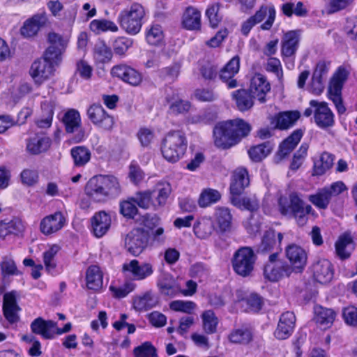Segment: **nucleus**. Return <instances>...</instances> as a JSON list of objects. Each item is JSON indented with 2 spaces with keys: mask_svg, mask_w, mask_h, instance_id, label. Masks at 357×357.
I'll list each match as a JSON object with an SVG mask.
<instances>
[{
  "mask_svg": "<svg viewBox=\"0 0 357 357\" xmlns=\"http://www.w3.org/2000/svg\"><path fill=\"white\" fill-rule=\"evenodd\" d=\"M24 229L22 221L13 219L8 222L2 221L0 223V237L4 238L8 234H18Z\"/></svg>",
  "mask_w": 357,
  "mask_h": 357,
  "instance_id": "obj_41",
  "label": "nucleus"
},
{
  "mask_svg": "<svg viewBox=\"0 0 357 357\" xmlns=\"http://www.w3.org/2000/svg\"><path fill=\"white\" fill-rule=\"evenodd\" d=\"M60 61L47 58L44 53L43 56L36 60L31 66L29 74L34 82L38 85L48 79L54 73V66Z\"/></svg>",
  "mask_w": 357,
  "mask_h": 357,
  "instance_id": "obj_8",
  "label": "nucleus"
},
{
  "mask_svg": "<svg viewBox=\"0 0 357 357\" xmlns=\"http://www.w3.org/2000/svg\"><path fill=\"white\" fill-rule=\"evenodd\" d=\"M286 256L294 266L295 272H300L307 262L305 251L296 244L289 245L285 250Z\"/></svg>",
  "mask_w": 357,
  "mask_h": 357,
  "instance_id": "obj_26",
  "label": "nucleus"
},
{
  "mask_svg": "<svg viewBox=\"0 0 357 357\" xmlns=\"http://www.w3.org/2000/svg\"><path fill=\"white\" fill-rule=\"evenodd\" d=\"M48 24L45 13H37L25 20L20 29V33L25 38H32L36 36L38 31Z\"/></svg>",
  "mask_w": 357,
  "mask_h": 357,
  "instance_id": "obj_12",
  "label": "nucleus"
},
{
  "mask_svg": "<svg viewBox=\"0 0 357 357\" xmlns=\"http://www.w3.org/2000/svg\"><path fill=\"white\" fill-rule=\"evenodd\" d=\"M92 228L97 237H102L111 225V218L108 214L102 211L96 213L91 220Z\"/></svg>",
  "mask_w": 357,
  "mask_h": 357,
  "instance_id": "obj_31",
  "label": "nucleus"
},
{
  "mask_svg": "<svg viewBox=\"0 0 357 357\" xmlns=\"http://www.w3.org/2000/svg\"><path fill=\"white\" fill-rule=\"evenodd\" d=\"M135 357H158L156 349L149 342H146L135 348Z\"/></svg>",
  "mask_w": 357,
  "mask_h": 357,
  "instance_id": "obj_56",
  "label": "nucleus"
},
{
  "mask_svg": "<svg viewBox=\"0 0 357 357\" xmlns=\"http://www.w3.org/2000/svg\"><path fill=\"white\" fill-rule=\"evenodd\" d=\"M121 191L116 177L112 175H99L90 178L85 187L86 194L96 202L105 201L108 197L119 195Z\"/></svg>",
  "mask_w": 357,
  "mask_h": 357,
  "instance_id": "obj_2",
  "label": "nucleus"
},
{
  "mask_svg": "<svg viewBox=\"0 0 357 357\" xmlns=\"http://www.w3.org/2000/svg\"><path fill=\"white\" fill-rule=\"evenodd\" d=\"M86 114L93 125L105 130H110L114 126L113 117L109 115L99 103L91 105L87 109Z\"/></svg>",
  "mask_w": 357,
  "mask_h": 357,
  "instance_id": "obj_10",
  "label": "nucleus"
},
{
  "mask_svg": "<svg viewBox=\"0 0 357 357\" xmlns=\"http://www.w3.org/2000/svg\"><path fill=\"white\" fill-rule=\"evenodd\" d=\"M300 118L298 111H287L278 113L275 116V128L287 130L292 127Z\"/></svg>",
  "mask_w": 357,
  "mask_h": 357,
  "instance_id": "obj_32",
  "label": "nucleus"
},
{
  "mask_svg": "<svg viewBox=\"0 0 357 357\" xmlns=\"http://www.w3.org/2000/svg\"><path fill=\"white\" fill-rule=\"evenodd\" d=\"M221 198V194L217 190L208 188L201 193L199 198V205L201 207H207L212 204L216 203Z\"/></svg>",
  "mask_w": 357,
  "mask_h": 357,
  "instance_id": "obj_49",
  "label": "nucleus"
},
{
  "mask_svg": "<svg viewBox=\"0 0 357 357\" xmlns=\"http://www.w3.org/2000/svg\"><path fill=\"white\" fill-rule=\"evenodd\" d=\"M149 233L143 228H134L125 237V246L132 255L138 256L146 248Z\"/></svg>",
  "mask_w": 357,
  "mask_h": 357,
  "instance_id": "obj_9",
  "label": "nucleus"
},
{
  "mask_svg": "<svg viewBox=\"0 0 357 357\" xmlns=\"http://www.w3.org/2000/svg\"><path fill=\"white\" fill-rule=\"evenodd\" d=\"M62 122L65 126V130L68 133H73L77 131L76 139L77 142L82 140L85 136V132L81 126V117L79 112L75 109H68L62 118Z\"/></svg>",
  "mask_w": 357,
  "mask_h": 357,
  "instance_id": "obj_13",
  "label": "nucleus"
},
{
  "mask_svg": "<svg viewBox=\"0 0 357 357\" xmlns=\"http://www.w3.org/2000/svg\"><path fill=\"white\" fill-rule=\"evenodd\" d=\"M253 334L248 328H239L234 330L229 335L231 342L239 344H248L252 341Z\"/></svg>",
  "mask_w": 357,
  "mask_h": 357,
  "instance_id": "obj_43",
  "label": "nucleus"
},
{
  "mask_svg": "<svg viewBox=\"0 0 357 357\" xmlns=\"http://www.w3.org/2000/svg\"><path fill=\"white\" fill-rule=\"evenodd\" d=\"M299 41L300 35L298 31H289L286 33L282 41V55L287 57L293 56L298 49Z\"/></svg>",
  "mask_w": 357,
  "mask_h": 357,
  "instance_id": "obj_28",
  "label": "nucleus"
},
{
  "mask_svg": "<svg viewBox=\"0 0 357 357\" xmlns=\"http://www.w3.org/2000/svg\"><path fill=\"white\" fill-rule=\"evenodd\" d=\"M50 138L45 136L35 135L27 141L26 149L33 155L46 151L50 146Z\"/></svg>",
  "mask_w": 357,
  "mask_h": 357,
  "instance_id": "obj_34",
  "label": "nucleus"
},
{
  "mask_svg": "<svg viewBox=\"0 0 357 357\" xmlns=\"http://www.w3.org/2000/svg\"><path fill=\"white\" fill-rule=\"evenodd\" d=\"M120 212L124 217L134 218L138 212V209L136 207L135 203L130 198L121 202Z\"/></svg>",
  "mask_w": 357,
  "mask_h": 357,
  "instance_id": "obj_58",
  "label": "nucleus"
},
{
  "mask_svg": "<svg viewBox=\"0 0 357 357\" xmlns=\"http://www.w3.org/2000/svg\"><path fill=\"white\" fill-rule=\"evenodd\" d=\"M352 238L348 234L340 236L335 243V252L337 256L344 260L348 259L352 250Z\"/></svg>",
  "mask_w": 357,
  "mask_h": 357,
  "instance_id": "obj_37",
  "label": "nucleus"
},
{
  "mask_svg": "<svg viewBox=\"0 0 357 357\" xmlns=\"http://www.w3.org/2000/svg\"><path fill=\"white\" fill-rule=\"evenodd\" d=\"M202 318L204 331L208 334L215 333L218 321L213 311L206 310L204 312Z\"/></svg>",
  "mask_w": 357,
  "mask_h": 357,
  "instance_id": "obj_52",
  "label": "nucleus"
},
{
  "mask_svg": "<svg viewBox=\"0 0 357 357\" xmlns=\"http://www.w3.org/2000/svg\"><path fill=\"white\" fill-rule=\"evenodd\" d=\"M166 100L169 104V112L174 115L185 114L188 112L190 108V103L187 101L175 97L173 94L172 96L167 95Z\"/></svg>",
  "mask_w": 357,
  "mask_h": 357,
  "instance_id": "obj_39",
  "label": "nucleus"
},
{
  "mask_svg": "<svg viewBox=\"0 0 357 357\" xmlns=\"http://www.w3.org/2000/svg\"><path fill=\"white\" fill-rule=\"evenodd\" d=\"M250 184L248 172L245 168H237L233 173L230 185V192L232 195H240Z\"/></svg>",
  "mask_w": 357,
  "mask_h": 357,
  "instance_id": "obj_27",
  "label": "nucleus"
},
{
  "mask_svg": "<svg viewBox=\"0 0 357 357\" xmlns=\"http://www.w3.org/2000/svg\"><path fill=\"white\" fill-rule=\"evenodd\" d=\"M215 220L221 233L228 232L231 230L232 215L228 208H217L215 213Z\"/></svg>",
  "mask_w": 357,
  "mask_h": 357,
  "instance_id": "obj_33",
  "label": "nucleus"
},
{
  "mask_svg": "<svg viewBox=\"0 0 357 357\" xmlns=\"http://www.w3.org/2000/svg\"><path fill=\"white\" fill-rule=\"evenodd\" d=\"M232 98L236 105L241 112L248 111L254 105V99L256 98L248 89H238L232 93Z\"/></svg>",
  "mask_w": 357,
  "mask_h": 357,
  "instance_id": "obj_29",
  "label": "nucleus"
},
{
  "mask_svg": "<svg viewBox=\"0 0 357 357\" xmlns=\"http://www.w3.org/2000/svg\"><path fill=\"white\" fill-rule=\"evenodd\" d=\"M308 200L318 208L326 209L331 200V197L327 190L323 188L315 194L309 195Z\"/></svg>",
  "mask_w": 357,
  "mask_h": 357,
  "instance_id": "obj_44",
  "label": "nucleus"
},
{
  "mask_svg": "<svg viewBox=\"0 0 357 357\" xmlns=\"http://www.w3.org/2000/svg\"><path fill=\"white\" fill-rule=\"evenodd\" d=\"M251 126L243 119H234L217 124L213 129L215 145L227 149L248 135Z\"/></svg>",
  "mask_w": 357,
  "mask_h": 357,
  "instance_id": "obj_1",
  "label": "nucleus"
},
{
  "mask_svg": "<svg viewBox=\"0 0 357 357\" xmlns=\"http://www.w3.org/2000/svg\"><path fill=\"white\" fill-rule=\"evenodd\" d=\"M179 74V66L174 64L162 68L159 72L160 77L165 80L174 81Z\"/></svg>",
  "mask_w": 357,
  "mask_h": 357,
  "instance_id": "obj_61",
  "label": "nucleus"
},
{
  "mask_svg": "<svg viewBox=\"0 0 357 357\" xmlns=\"http://www.w3.org/2000/svg\"><path fill=\"white\" fill-rule=\"evenodd\" d=\"M334 156L327 152L323 153L319 160L314 162V172L316 175H322L333 165Z\"/></svg>",
  "mask_w": 357,
  "mask_h": 357,
  "instance_id": "obj_45",
  "label": "nucleus"
},
{
  "mask_svg": "<svg viewBox=\"0 0 357 357\" xmlns=\"http://www.w3.org/2000/svg\"><path fill=\"white\" fill-rule=\"evenodd\" d=\"M267 13H268L267 20L261 25V28L263 30H269L271 28L275 18L276 12L275 7L273 6L268 7L262 6L253 16L250 17V18L254 21V23L257 24L265 18Z\"/></svg>",
  "mask_w": 357,
  "mask_h": 357,
  "instance_id": "obj_30",
  "label": "nucleus"
},
{
  "mask_svg": "<svg viewBox=\"0 0 357 357\" xmlns=\"http://www.w3.org/2000/svg\"><path fill=\"white\" fill-rule=\"evenodd\" d=\"M155 301L150 291L146 292L143 296L135 298L134 308L137 310H148L155 305Z\"/></svg>",
  "mask_w": 357,
  "mask_h": 357,
  "instance_id": "obj_54",
  "label": "nucleus"
},
{
  "mask_svg": "<svg viewBox=\"0 0 357 357\" xmlns=\"http://www.w3.org/2000/svg\"><path fill=\"white\" fill-rule=\"evenodd\" d=\"M314 279L319 283L329 282L333 277V269L331 263L326 259L317 260L312 266Z\"/></svg>",
  "mask_w": 357,
  "mask_h": 357,
  "instance_id": "obj_20",
  "label": "nucleus"
},
{
  "mask_svg": "<svg viewBox=\"0 0 357 357\" xmlns=\"http://www.w3.org/2000/svg\"><path fill=\"white\" fill-rule=\"evenodd\" d=\"M344 32L348 38L351 40L357 37V17H353L347 19L346 24L344 27Z\"/></svg>",
  "mask_w": 357,
  "mask_h": 357,
  "instance_id": "obj_63",
  "label": "nucleus"
},
{
  "mask_svg": "<svg viewBox=\"0 0 357 357\" xmlns=\"http://www.w3.org/2000/svg\"><path fill=\"white\" fill-rule=\"evenodd\" d=\"M145 15L144 7L137 3L122 10L118 17L120 26L128 34L135 35L139 32L142 20Z\"/></svg>",
  "mask_w": 357,
  "mask_h": 357,
  "instance_id": "obj_5",
  "label": "nucleus"
},
{
  "mask_svg": "<svg viewBox=\"0 0 357 357\" xmlns=\"http://www.w3.org/2000/svg\"><path fill=\"white\" fill-rule=\"evenodd\" d=\"M183 24L189 30H198L201 27V14L195 8H188L183 15Z\"/></svg>",
  "mask_w": 357,
  "mask_h": 357,
  "instance_id": "obj_35",
  "label": "nucleus"
},
{
  "mask_svg": "<svg viewBox=\"0 0 357 357\" xmlns=\"http://www.w3.org/2000/svg\"><path fill=\"white\" fill-rule=\"evenodd\" d=\"M196 307L192 301H174L170 303V308L177 312L190 313Z\"/></svg>",
  "mask_w": 357,
  "mask_h": 357,
  "instance_id": "obj_60",
  "label": "nucleus"
},
{
  "mask_svg": "<svg viewBox=\"0 0 357 357\" xmlns=\"http://www.w3.org/2000/svg\"><path fill=\"white\" fill-rule=\"evenodd\" d=\"M248 90L260 103H264L266 101V96L271 90V85L264 75L256 73L250 79Z\"/></svg>",
  "mask_w": 357,
  "mask_h": 357,
  "instance_id": "obj_14",
  "label": "nucleus"
},
{
  "mask_svg": "<svg viewBox=\"0 0 357 357\" xmlns=\"http://www.w3.org/2000/svg\"><path fill=\"white\" fill-rule=\"evenodd\" d=\"M86 286L89 289L97 291L102 286V273L97 266H91L86 273Z\"/></svg>",
  "mask_w": 357,
  "mask_h": 357,
  "instance_id": "obj_36",
  "label": "nucleus"
},
{
  "mask_svg": "<svg viewBox=\"0 0 357 357\" xmlns=\"http://www.w3.org/2000/svg\"><path fill=\"white\" fill-rule=\"evenodd\" d=\"M90 28L93 31H110L116 32L118 26L114 22L107 20H94L90 24Z\"/></svg>",
  "mask_w": 357,
  "mask_h": 357,
  "instance_id": "obj_55",
  "label": "nucleus"
},
{
  "mask_svg": "<svg viewBox=\"0 0 357 357\" xmlns=\"http://www.w3.org/2000/svg\"><path fill=\"white\" fill-rule=\"evenodd\" d=\"M329 62L319 61L313 72L311 87L314 93L319 95L324 89V83L329 69Z\"/></svg>",
  "mask_w": 357,
  "mask_h": 357,
  "instance_id": "obj_23",
  "label": "nucleus"
},
{
  "mask_svg": "<svg viewBox=\"0 0 357 357\" xmlns=\"http://www.w3.org/2000/svg\"><path fill=\"white\" fill-rule=\"evenodd\" d=\"M349 73L342 67H340L332 77L329 86L328 93L330 98L335 104L339 114H343L346 108L342 104V89L344 83L347 79Z\"/></svg>",
  "mask_w": 357,
  "mask_h": 357,
  "instance_id": "obj_7",
  "label": "nucleus"
},
{
  "mask_svg": "<svg viewBox=\"0 0 357 357\" xmlns=\"http://www.w3.org/2000/svg\"><path fill=\"white\" fill-rule=\"evenodd\" d=\"M47 41L49 46L44 52L47 58L61 61V54L66 47V41L61 35L55 32L48 33Z\"/></svg>",
  "mask_w": 357,
  "mask_h": 357,
  "instance_id": "obj_17",
  "label": "nucleus"
},
{
  "mask_svg": "<svg viewBox=\"0 0 357 357\" xmlns=\"http://www.w3.org/2000/svg\"><path fill=\"white\" fill-rule=\"evenodd\" d=\"M273 146L269 142L257 145L251 148L249 151L250 158L255 162H259L266 158L272 151Z\"/></svg>",
  "mask_w": 357,
  "mask_h": 357,
  "instance_id": "obj_47",
  "label": "nucleus"
},
{
  "mask_svg": "<svg viewBox=\"0 0 357 357\" xmlns=\"http://www.w3.org/2000/svg\"><path fill=\"white\" fill-rule=\"evenodd\" d=\"M60 248L57 245H52L48 250L43 253V261L46 269L50 271L56 267L54 257L59 252Z\"/></svg>",
  "mask_w": 357,
  "mask_h": 357,
  "instance_id": "obj_57",
  "label": "nucleus"
},
{
  "mask_svg": "<svg viewBox=\"0 0 357 357\" xmlns=\"http://www.w3.org/2000/svg\"><path fill=\"white\" fill-rule=\"evenodd\" d=\"M171 192L170 185L167 183H159L151 191L152 197H155L159 206L163 205Z\"/></svg>",
  "mask_w": 357,
  "mask_h": 357,
  "instance_id": "obj_50",
  "label": "nucleus"
},
{
  "mask_svg": "<svg viewBox=\"0 0 357 357\" xmlns=\"http://www.w3.org/2000/svg\"><path fill=\"white\" fill-rule=\"evenodd\" d=\"M20 310V307L17 303L16 291L6 293L3 298V311L6 319L10 324L17 322L19 320L17 312Z\"/></svg>",
  "mask_w": 357,
  "mask_h": 357,
  "instance_id": "obj_24",
  "label": "nucleus"
},
{
  "mask_svg": "<svg viewBox=\"0 0 357 357\" xmlns=\"http://www.w3.org/2000/svg\"><path fill=\"white\" fill-rule=\"evenodd\" d=\"M71 155L76 166L82 167L86 165L91 158V152L85 146H76L71 149Z\"/></svg>",
  "mask_w": 357,
  "mask_h": 357,
  "instance_id": "obj_48",
  "label": "nucleus"
},
{
  "mask_svg": "<svg viewBox=\"0 0 357 357\" xmlns=\"http://www.w3.org/2000/svg\"><path fill=\"white\" fill-rule=\"evenodd\" d=\"M281 10L287 17H291L294 14L298 17H305L307 15V9L301 1H298L295 5L291 1L282 5Z\"/></svg>",
  "mask_w": 357,
  "mask_h": 357,
  "instance_id": "obj_40",
  "label": "nucleus"
},
{
  "mask_svg": "<svg viewBox=\"0 0 357 357\" xmlns=\"http://www.w3.org/2000/svg\"><path fill=\"white\" fill-rule=\"evenodd\" d=\"M342 316L347 324L353 326H357V308L354 306L345 307L343 310Z\"/></svg>",
  "mask_w": 357,
  "mask_h": 357,
  "instance_id": "obj_64",
  "label": "nucleus"
},
{
  "mask_svg": "<svg viewBox=\"0 0 357 357\" xmlns=\"http://www.w3.org/2000/svg\"><path fill=\"white\" fill-rule=\"evenodd\" d=\"M302 135L303 132L301 130L294 131L291 135L280 144L278 155L281 158H284L290 153L300 142Z\"/></svg>",
  "mask_w": 357,
  "mask_h": 357,
  "instance_id": "obj_38",
  "label": "nucleus"
},
{
  "mask_svg": "<svg viewBox=\"0 0 357 357\" xmlns=\"http://www.w3.org/2000/svg\"><path fill=\"white\" fill-rule=\"evenodd\" d=\"M214 229L213 223L210 220H204L194 227L195 235L202 239H206L211 236Z\"/></svg>",
  "mask_w": 357,
  "mask_h": 357,
  "instance_id": "obj_53",
  "label": "nucleus"
},
{
  "mask_svg": "<svg viewBox=\"0 0 357 357\" xmlns=\"http://www.w3.org/2000/svg\"><path fill=\"white\" fill-rule=\"evenodd\" d=\"M158 287L162 294L173 296L177 291V286L174 278L168 274H164L158 282Z\"/></svg>",
  "mask_w": 357,
  "mask_h": 357,
  "instance_id": "obj_42",
  "label": "nucleus"
},
{
  "mask_svg": "<svg viewBox=\"0 0 357 357\" xmlns=\"http://www.w3.org/2000/svg\"><path fill=\"white\" fill-rule=\"evenodd\" d=\"M144 173L136 163H131L129 166L128 177L131 182L138 184L144 178Z\"/></svg>",
  "mask_w": 357,
  "mask_h": 357,
  "instance_id": "obj_62",
  "label": "nucleus"
},
{
  "mask_svg": "<svg viewBox=\"0 0 357 357\" xmlns=\"http://www.w3.org/2000/svg\"><path fill=\"white\" fill-rule=\"evenodd\" d=\"M335 317V312L332 309L320 307L316 310V321L324 328L329 327Z\"/></svg>",
  "mask_w": 357,
  "mask_h": 357,
  "instance_id": "obj_51",
  "label": "nucleus"
},
{
  "mask_svg": "<svg viewBox=\"0 0 357 357\" xmlns=\"http://www.w3.org/2000/svg\"><path fill=\"white\" fill-rule=\"evenodd\" d=\"M93 56L98 62L106 63L112 59V53L110 48L107 46L105 43L102 40H100L95 44Z\"/></svg>",
  "mask_w": 357,
  "mask_h": 357,
  "instance_id": "obj_46",
  "label": "nucleus"
},
{
  "mask_svg": "<svg viewBox=\"0 0 357 357\" xmlns=\"http://www.w3.org/2000/svg\"><path fill=\"white\" fill-rule=\"evenodd\" d=\"M66 223L63 213L56 211L54 214L45 217L40 222V229L43 234L49 235L60 230Z\"/></svg>",
  "mask_w": 357,
  "mask_h": 357,
  "instance_id": "obj_22",
  "label": "nucleus"
},
{
  "mask_svg": "<svg viewBox=\"0 0 357 357\" xmlns=\"http://www.w3.org/2000/svg\"><path fill=\"white\" fill-rule=\"evenodd\" d=\"M295 271L294 268L284 261H278L275 264H268L265 266L264 275L266 279L276 282L284 277H289Z\"/></svg>",
  "mask_w": 357,
  "mask_h": 357,
  "instance_id": "obj_15",
  "label": "nucleus"
},
{
  "mask_svg": "<svg viewBox=\"0 0 357 357\" xmlns=\"http://www.w3.org/2000/svg\"><path fill=\"white\" fill-rule=\"evenodd\" d=\"M56 322L45 320L41 317L34 319L31 324V331L41 335L44 339H52L55 335Z\"/></svg>",
  "mask_w": 357,
  "mask_h": 357,
  "instance_id": "obj_25",
  "label": "nucleus"
},
{
  "mask_svg": "<svg viewBox=\"0 0 357 357\" xmlns=\"http://www.w3.org/2000/svg\"><path fill=\"white\" fill-rule=\"evenodd\" d=\"M255 263V256L253 250L248 247L238 249L232 259L234 271L243 277L249 276L252 272Z\"/></svg>",
  "mask_w": 357,
  "mask_h": 357,
  "instance_id": "obj_6",
  "label": "nucleus"
},
{
  "mask_svg": "<svg viewBox=\"0 0 357 357\" xmlns=\"http://www.w3.org/2000/svg\"><path fill=\"white\" fill-rule=\"evenodd\" d=\"M122 269L123 273H130L135 280H144L153 273V266L151 264L142 263L139 264V261L136 259L124 264Z\"/></svg>",
  "mask_w": 357,
  "mask_h": 357,
  "instance_id": "obj_19",
  "label": "nucleus"
},
{
  "mask_svg": "<svg viewBox=\"0 0 357 357\" xmlns=\"http://www.w3.org/2000/svg\"><path fill=\"white\" fill-rule=\"evenodd\" d=\"M187 148V142L184 134L179 131L169 132L163 139L162 153L170 162H177L183 155Z\"/></svg>",
  "mask_w": 357,
  "mask_h": 357,
  "instance_id": "obj_4",
  "label": "nucleus"
},
{
  "mask_svg": "<svg viewBox=\"0 0 357 357\" xmlns=\"http://www.w3.org/2000/svg\"><path fill=\"white\" fill-rule=\"evenodd\" d=\"M310 105L315 108L314 121L319 128L326 129L333 126L334 114L325 102H319L312 100L310 102Z\"/></svg>",
  "mask_w": 357,
  "mask_h": 357,
  "instance_id": "obj_11",
  "label": "nucleus"
},
{
  "mask_svg": "<svg viewBox=\"0 0 357 357\" xmlns=\"http://www.w3.org/2000/svg\"><path fill=\"white\" fill-rule=\"evenodd\" d=\"M282 238L283 235L282 233H276L275 230L269 229L264 233L257 252L267 254L272 252L275 248L281 250L280 245Z\"/></svg>",
  "mask_w": 357,
  "mask_h": 357,
  "instance_id": "obj_21",
  "label": "nucleus"
},
{
  "mask_svg": "<svg viewBox=\"0 0 357 357\" xmlns=\"http://www.w3.org/2000/svg\"><path fill=\"white\" fill-rule=\"evenodd\" d=\"M111 73L123 82L133 86H137L142 82V75L135 69L126 65L121 64L114 66Z\"/></svg>",
  "mask_w": 357,
  "mask_h": 357,
  "instance_id": "obj_16",
  "label": "nucleus"
},
{
  "mask_svg": "<svg viewBox=\"0 0 357 357\" xmlns=\"http://www.w3.org/2000/svg\"><path fill=\"white\" fill-rule=\"evenodd\" d=\"M151 192L149 190L137 192L135 197H131V200L140 208H148L151 204Z\"/></svg>",
  "mask_w": 357,
  "mask_h": 357,
  "instance_id": "obj_59",
  "label": "nucleus"
},
{
  "mask_svg": "<svg viewBox=\"0 0 357 357\" xmlns=\"http://www.w3.org/2000/svg\"><path fill=\"white\" fill-rule=\"evenodd\" d=\"M278 204L280 213L293 218L301 227L306 225L310 214H314L312 206L296 193L290 194L289 201L285 197H280Z\"/></svg>",
  "mask_w": 357,
  "mask_h": 357,
  "instance_id": "obj_3",
  "label": "nucleus"
},
{
  "mask_svg": "<svg viewBox=\"0 0 357 357\" xmlns=\"http://www.w3.org/2000/svg\"><path fill=\"white\" fill-rule=\"evenodd\" d=\"M296 323V317L291 312L283 313L279 320L274 335L278 340L289 338L292 334Z\"/></svg>",
  "mask_w": 357,
  "mask_h": 357,
  "instance_id": "obj_18",
  "label": "nucleus"
}]
</instances>
